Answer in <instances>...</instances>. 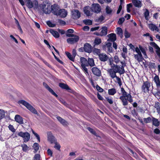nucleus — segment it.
Masks as SVG:
<instances>
[{
    "label": "nucleus",
    "mask_w": 160,
    "mask_h": 160,
    "mask_svg": "<svg viewBox=\"0 0 160 160\" xmlns=\"http://www.w3.org/2000/svg\"><path fill=\"white\" fill-rule=\"evenodd\" d=\"M121 92L122 95L120 96L119 99L121 101L123 106L127 105L128 103V102L130 103L133 102L132 97L130 93L127 94L123 88H121Z\"/></svg>",
    "instance_id": "obj_1"
},
{
    "label": "nucleus",
    "mask_w": 160,
    "mask_h": 160,
    "mask_svg": "<svg viewBox=\"0 0 160 160\" xmlns=\"http://www.w3.org/2000/svg\"><path fill=\"white\" fill-rule=\"evenodd\" d=\"M108 72L110 77H115L116 73L120 72V66L117 64L113 65L111 66V68L108 69Z\"/></svg>",
    "instance_id": "obj_2"
},
{
    "label": "nucleus",
    "mask_w": 160,
    "mask_h": 160,
    "mask_svg": "<svg viewBox=\"0 0 160 160\" xmlns=\"http://www.w3.org/2000/svg\"><path fill=\"white\" fill-rule=\"evenodd\" d=\"M18 103L21 104L25 106L31 112L35 114H37L38 112L30 104L25 101L21 100L18 101Z\"/></svg>",
    "instance_id": "obj_3"
},
{
    "label": "nucleus",
    "mask_w": 160,
    "mask_h": 160,
    "mask_svg": "<svg viewBox=\"0 0 160 160\" xmlns=\"http://www.w3.org/2000/svg\"><path fill=\"white\" fill-rule=\"evenodd\" d=\"M27 7L29 8H33L34 9H37L38 8V1L35 0L32 2L31 0H24Z\"/></svg>",
    "instance_id": "obj_4"
},
{
    "label": "nucleus",
    "mask_w": 160,
    "mask_h": 160,
    "mask_svg": "<svg viewBox=\"0 0 160 160\" xmlns=\"http://www.w3.org/2000/svg\"><path fill=\"white\" fill-rule=\"evenodd\" d=\"M150 86V83L149 81H143L141 87L142 91L145 93L148 92Z\"/></svg>",
    "instance_id": "obj_5"
},
{
    "label": "nucleus",
    "mask_w": 160,
    "mask_h": 160,
    "mask_svg": "<svg viewBox=\"0 0 160 160\" xmlns=\"http://www.w3.org/2000/svg\"><path fill=\"white\" fill-rule=\"evenodd\" d=\"M18 135L20 137H22L24 141V142H28L30 138V134L28 132H23L21 131L18 133Z\"/></svg>",
    "instance_id": "obj_6"
},
{
    "label": "nucleus",
    "mask_w": 160,
    "mask_h": 160,
    "mask_svg": "<svg viewBox=\"0 0 160 160\" xmlns=\"http://www.w3.org/2000/svg\"><path fill=\"white\" fill-rule=\"evenodd\" d=\"M51 12L54 15L57 16L59 12L60 9L59 5L56 4H54L51 6Z\"/></svg>",
    "instance_id": "obj_7"
},
{
    "label": "nucleus",
    "mask_w": 160,
    "mask_h": 160,
    "mask_svg": "<svg viewBox=\"0 0 160 160\" xmlns=\"http://www.w3.org/2000/svg\"><path fill=\"white\" fill-rule=\"evenodd\" d=\"M71 12L72 18L74 19H77L81 17V13L78 10L72 9Z\"/></svg>",
    "instance_id": "obj_8"
},
{
    "label": "nucleus",
    "mask_w": 160,
    "mask_h": 160,
    "mask_svg": "<svg viewBox=\"0 0 160 160\" xmlns=\"http://www.w3.org/2000/svg\"><path fill=\"white\" fill-rule=\"evenodd\" d=\"M47 138L48 141L50 142L51 143H53L57 141V139L55 137L52 135V133L51 132H47Z\"/></svg>",
    "instance_id": "obj_9"
},
{
    "label": "nucleus",
    "mask_w": 160,
    "mask_h": 160,
    "mask_svg": "<svg viewBox=\"0 0 160 160\" xmlns=\"http://www.w3.org/2000/svg\"><path fill=\"white\" fill-rule=\"evenodd\" d=\"M92 10L93 12L98 13L101 11V7L98 4L94 3L92 5Z\"/></svg>",
    "instance_id": "obj_10"
},
{
    "label": "nucleus",
    "mask_w": 160,
    "mask_h": 160,
    "mask_svg": "<svg viewBox=\"0 0 160 160\" xmlns=\"http://www.w3.org/2000/svg\"><path fill=\"white\" fill-rule=\"evenodd\" d=\"M79 38V37L78 36H75V37L73 38H67V41L68 44H73L78 42Z\"/></svg>",
    "instance_id": "obj_11"
},
{
    "label": "nucleus",
    "mask_w": 160,
    "mask_h": 160,
    "mask_svg": "<svg viewBox=\"0 0 160 160\" xmlns=\"http://www.w3.org/2000/svg\"><path fill=\"white\" fill-rule=\"evenodd\" d=\"M83 11L84 13L87 16H90L92 14L93 12L92 11V8L89 6H87L84 7Z\"/></svg>",
    "instance_id": "obj_12"
},
{
    "label": "nucleus",
    "mask_w": 160,
    "mask_h": 160,
    "mask_svg": "<svg viewBox=\"0 0 160 160\" xmlns=\"http://www.w3.org/2000/svg\"><path fill=\"white\" fill-rule=\"evenodd\" d=\"M92 73L97 77H100L102 75L101 70L97 67H93L91 69Z\"/></svg>",
    "instance_id": "obj_13"
},
{
    "label": "nucleus",
    "mask_w": 160,
    "mask_h": 160,
    "mask_svg": "<svg viewBox=\"0 0 160 160\" xmlns=\"http://www.w3.org/2000/svg\"><path fill=\"white\" fill-rule=\"evenodd\" d=\"M59 86L62 89L68 90V91L70 93H72L73 92V90L71 89L66 84L63 83H59Z\"/></svg>",
    "instance_id": "obj_14"
},
{
    "label": "nucleus",
    "mask_w": 160,
    "mask_h": 160,
    "mask_svg": "<svg viewBox=\"0 0 160 160\" xmlns=\"http://www.w3.org/2000/svg\"><path fill=\"white\" fill-rule=\"evenodd\" d=\"M43 85L45 88L47 89L48 91L52 95L55 96L56 98H58V96L56 94L53 90L45 82H43Z\"/></svg>",
    "instance_id": "obj_15"
},
{
    "label": "nucleus",
    "mask_w": 160,
    "mask_h": 160,
    "mask_svg": "<svg viewBox=\"0 0 160 160\" xmlns=\"http://www.w3.org/2000/svg\"><path fill=\"white\" fill-rule=\"evenodd\" d=\"M99 60L102 62L107 61L109 59L108 56L105 53H102L98 56Z\"/></svg>",
    "instance_id": "obj_16"
},
{
    "label": "nucleus",
    "mask_w": 160,
    "mask_h": 160,
    "mask_svg": "<svg viewBox=\"0 0 160 160\" xmlns=\"http://www.w3.org/2000/svg\"><path fill=\"white\" fill-rule=\"evenodd\" d=\"M150 44L157 50L156 53L159 57H160V48L154 42H150Z\"/></svg>",
    "instance_id": "obj_17"
},
{
    "label": "nucleus",
    "mask_w": 160,
    "mask_h": 160,
    "mask_svg": "<svg viewBox=\"0 0 160 160\" xmlns=\"http://www.w3.org/2000/svg\"><path fill=\"white\" fill-rule=\"evenodd\" d=\"M108 36L109 37L107 41L112 42H115L117 39L116 35L115 34L111 33L108 35Z\"/></svg>",
    "instance_id": "obj_18"
},
{
    "label": "nucleus",
    "mask_w": 160,
    "mask_h": 160,
    "mask_svg": "<svg viewBox=\"0 0 160 160\" xmlns=\"http://www.w3.org/2000/svg\"><path fill=\"white\" fill-rule=\"evenodd\" d=\"M67 14V12L65 9H61L59 10V12L57 16H59L61 18H63L66 17Z\"/></svg>",
    "instance_id": "obj_19"
},
{
    "label": "nucleus",
    "mask_w": 160,
    "mask_h": 160,
    "mask_svg": "<svg viewBox=\"0 0 160 160\" xmlns=\"http://www.w3.org/2000/svg\"><path fill=\"white\" fill-rule=\"evenodd\" d=\"M84 48L85 49V52L89 53L91 52V45L88 43H86L84 44Z\"/></svg>",
    "instance_id": "obj_20"
},
{
    "label": "nucleus",
    "mask_w": 160,
    "mask_h": 160,
    "mask_svg": "<svg viewBox=\"0 0 160 160\" xmlns=\"http://www.w3.org/2000/svg\"><path fill=\"white\" fill-rule=\"evenodd\" d=\"M15 121L20 124L23 123V118L19 115H16L15 117Z\"/></svg>",
    "instance_id": "obj_21"
},
{
    "label": "nucleus",
    "mask_w": 160,
    "mask_h": 160,
    "mask_svg": "<svg viewBox=\"0 0 160 160\" xmlns=\"http://www.w3.org/2000/svg\"><path fill=\"white\" fill-rule=\"evenodd\" d=\"M56 118L60 123L63 126H66L68 125V123L65 120L60 116H57Z\"/></svg>",
    "instance_id": "obj_22"
},
{
    "label": "nucleus",
    "mask_w": 160,
    "mask_h": 160,
    "mask_svg": "<svg viewBox=\"0 0 160 160\" xmlns=\"http://www.w3.org/2000/svg\"><path fill=\"white\" fill-rule=\"evenodd\" d=\"M56 118L60 123L63 126H66L68 125V123L65 120L60 116H57Z\"/></svg>",
    "instance_id": "obj_23"
},
{
    "label": "nucleus",
    "mask_w": 160,
    "mask_h": 160,
    "mask_svg": "<svg viewBox=\"0 0 160 160\" xmlns=\"http://www.w3.org/2000/svg\"><path fill=\"white\" fill-rule=\"evenodd\" d=\"M154 80L156 84L157 88H160V80L159 76L156 75L154 77Z\"/></svg>",
    "instance_id": "obj_24"
},
{
    "label": "nucleus",
    "mask_w": 160,
    "mask_h": 160,
    "mask_svg": "<svg viewBox=\"0 0 160 160\" xmlns=\"http://www.w3.org/2000/svg\"><path fill=\"white\" fill-rule=\"evenodd\" d=\"M148 28L152 31H156L158 32H159V29L158 27L155 24L153 23H151L149 25Z\"/></svg>",
    "instance_id": "obj_25"
},
{
    "label": "nucleus",
    "mask_w": 160,
    "mask_h": 160,
    "mask_svg": "<svg viewBox=\"0 0 160 160\" xmlns=\"http://www.w3.org/2000/svg\"><path fill=\"white\" fill-rule=\"evenodd\" d=\"M102 30L100 32L101 36H105L108 33V28L107 27L103 26L101 28Z\"/></svg>",
    "instance_id": "obj_26"
},
{
    "label": "nucleus",
    "mask_w": 160,
    "mask_h": 160,
    "mask_svg": "<svg viewBox=\"0 0 160 160\" xmlns=\"http://www.w3.org/2000/svg\"><path fill=\"white\" fill-rule=\"evenodd\" d=\"M49 32L52 34L53 36L55 38H58L60 36L59 33L57 31L54 30L53 29H50Z\"/></svg>",
    "instance_id": "obj_27"
},
{
    "label": "nucleus",
    "mask_w": 160,
    "mask_h": 160,
    "mask_svg": "<svg viewBox=\"0 0 160 160\" xmlns=\"http://www.w3.org/2000/svg\"><path fill=\"white\" fill-rule=\"evenodd\" d=\"M88 66H90L91 67H93L95 66V64L94 63V60L92 58H88Z\"/></svg>",
    "instance_id": "obj_28"
},
{
    "label": "nucleus",
    "mask_w": 160,
    "mask_h": 160,
    "mask_svg": "<svg viewBox=\"0 0 160 160\" xmlns=\"http://www.w3.org/2000/svg\"><path fill=\"white\" fill-rule=\"evenodd\" d=\"M152 125L156 127H158L160 125V122L158 119L152 117Z\"/></svg>",
    "instance_id": "obj_29"
},
{
    "label": "nucleus",
    "mask_w": 160,
    "mask_h": 160,
    "mask_svg": "<svg viewBox=\"0 0 160 160\" xmlns=\"http://www.w3.org/2000/svg\"><path fill=\"white\" fill-rule=\"evenodd\" d=\"M112 43L111 42H107V48H108V51L109 53L113 52V50L112 47Z\"/></svg>",
    "instance_id": "obj_30"
},
{
    "label": "nucleus",
    "mask_w": 160,
    "mask_h": 160,
    "mask_svg": "<svg viewBox=\"0 0 160 160\" xmlns=\"http://www.w3.org/2000/svg\"><path fill=\"white\" fill-rule=\"evenodd\" d=\"M117 34L119 35L121 38H122L123 37V31L122 28L120 27H118L117 28Z\"/></svg>",
    "instance_id": "obj_31"
},
{
    "label": "nucleus",
    "mask_w": 160,
    "mask_h": 160,
    "mask_svg": "<svg viewBox=\"0 0 160 160\" xmlns=\"http://www.w3.org/2000/svg\"><path fill=\"white\" fill-rule=\"evenodd\" d=\"M134 6L140 8L142 6L141 2L140 1L138 0H135L133 2Z\"/></svg>",
    "instance_id": "obj_32"
},
{
    "label": "nucleus",
    "mask_w": 160,
    "mask_h": 160,
    "mask_svg": "<svg viewBox=\"0 0 160 160\" xmlns=\"http://www.w3.org/2000/svg\"><path fill=\"white\" fill-rule=\"evenodd\" d=\"M66 55H67L68 58L72 62L74 61L75 58L74 57L71 55V54L68 52H65Z\"/></svg>",
    "instance_id": "obj_33"
},
{
    "label": "nucleus",
    "mask_w": 160,
    "mask_h": 160,
    "mask_svg": "<svg viewBox=\"0 0 160 160\" xmlns=\"http://www.w3.org/2000/svg\"><path fill=\"white\" fill-rule=\"evenodd\" d=\"M80 61L81 63V65H86L88 66V60L85 58L81 57L80 58Z\"/></svg>",
    "instance_id": "obj_34"
},
{
    "label": "nucleus",
    "mask_w": 160,
    "mask_h": 160,
    "mask_svg": "<svg viewBox=\"0 0 160 160\" xmlns=\"http://www.w3.org/2000/svg\"><path fill=\"white\" fill-rule=\"evenodd\" d=\"M102 41L100 38H96L94 40V47H95L96 45H98L100 44Z\"/></svg>",
    "instance_id": "obj_35"
},
{
    "label": "nucleus",
    "mask_w": 160,
    "mask_h": 160,
    "mask_svg": "<svg viewBox=\"0 0 160 160\" xmlns=\"http://www.w3.org/2000/svg\"><path fill=\"white\" fill-rule=\"evenodd\" d=\"M116 93V90L115 88H112L108 90V94L109 95H113Z\"/></svg>",
    "instance_id": "obj_36"
},
{
    "label": "nucleus",
    "mask_w": 160,
    "mask_h": 160,
    "mask_svg": "<svg viewBox=\"0 0 160 160\" xmlns=\"http://www.w3.org/2000/svg\"><path fill=\"white\" fill-rule=\"evenodd\" d=\"M33 148L34 149V152L35 153L37 152L39 149V144L37 142L34 143L33 145Z\"/></svg>",
    "instance_id": "obj_37"
},
{
    "label": "nucleus",
    "mask_w": 160,
    "mask_h": 160,
    "mask_svg": "<svg viewBox=\"0 0 160 160\" xmlns=\"http://www.w3.org/2000/svg\"><path fill=\"white\" fill-rule=\"evenodd\" d=\"M111 78L112 79H113V78H116V79H117L118 83V84L119 85L120 87L121 86V85L122 84V82L121 79L120 78L117 76L116 75V77H113L112 76V77H111Z\"/></svg>",
    "instance_id": "obj_38"
},
{
    "label": "nucleus",
    "mask_w": 160,
    "mask_h": 160,
    "mask_svg": "<svg viewBox=\"0 0 160 160\" xmlns=\"http://www.w3.org/2000/svg\"><path fill=\"white\" fill-rule=\"evenodd\" d=\"M21 147H22V150L24 152H26L29 149V147L26 144H23L21 145Z\"/></svg>",
    "instance_id": "obj_39"
},
{
    "label": "nucleus",
    "mask_w": 160,
    "mask_h": 160,
    "mask_svg": "<svg viewBox=\"0 0 160 160\" xmlns=\"http://www.w3.org/2000/svg\"><path fill=\"white\" fill-rule=\"evenodd\" d=\"M84 23L87 25H90L92 24V22L90 19H85L83 20Z\"/></svg>",
    "instance_id": "obj_40"
},
{
    "label": "nucleus",
    "mask_w": 160,
    "mask_h": 160,
    "mask_svg": "<svg viewBox=\"0 0 160 160\" xmlns=\"http://www.w3.org/2000/svg\"><path fill=\"white\" fill-rule=\"evenodd\" d=\"M106 12L107 14H111L112 11V10L108 6H106Z\"/></svg>",
    "instance_id": "obj_41"
},
{
    "label": "nucleus",
    "mask_w": 160,
    "mask_h": 160,
    "mask_svg": "<svg viewBox=\"0 0 160 160\" xmlns=\"http://www.w3.org/2000/svg\"><path fill=\"white\" fill-rule=\"evenodd\" d=\"M143 120L144 122L148 123H150L152 121V118L150 117H148L147 118H144Z\"/></svg>",
    "instance_id": "obj_42"
},
{
    "label": "nucleus",
    "mask_w": 160,
    "mask_h": 160,
    "mask_svg": "<svg viewBox=\"0 0 160 160\" xmlns=\"http://www.w3.org/2000/svg\"><path fill=\"white\" fill-rule=\"evenodd\" d=\"M148 66L149 68L150 69H155L156 67L155 63L151 62H149Z\"/></svg>",
    "instance_id": "obj_43"
},
{
    "label": "nucleus",
    "mask_w": 160,
    "mask_h": 160,
    "mask_svg": "<svg viewBox=\"0 0 160 160\" xmlns=\"http://www.w3.org/2000/svg\"><path fill=\"white\" fill-rule=\"evenodd\" d=\"M81 67L82 69L85 73H88V69L86 67H88V66H86V65H81Z\"/></svg>",
    "instance_id": "obj_44"
},
{
    "label": "nucleus",
    "mask_w": 160,
    "mask_h": 160,
    "mask_svg": "<svg viewBox=\"0 0 160 160\" xmlns=\"http://www.w3.org/2000/svg\"><path fill=\"white\" fill-rule=\"evenodd\" d=\"M87 129L91 133L94 135H96L97 133L93 129L90 127H88Z\"/></svg>",
    "instance_id": "obj_45"
},
{
    "label": "nucleus",
    "mask_w": 160,
    "mask_h": 160,
    "mask_svg": "<svg viewBox=\"0 0 160 160\" xmlns=\"http://www.w3.org/2000/svg\"><path fill=\"white\" fill-rule=\"evenodd\" d=\"M55 144L54 148L59 151H60L61 146L60 144L58 143L57 141L54 143Z\"/></svg>",
    "instance_id": "obj_46"
},
{
    "label": "nucleus",
    "mask_w": 160,
    "mask_h": 160,
    "mask_svg": "<svg viewBox=\"0 0 160 160\" xmlns=\"http://www.w3.org/2000/svg\"><path fill=\"white\" fill-rule=\"evenodd\" d=\"M149 15V12L148 10L147 9L144 13V16L145 19L148 20V17Z\"/></svg>",
    "instance_id": "obj_47"
},
{
    "label": "nucleus",
    "mask_w": 160,
    "mask_h": 160,
    "mask_svg": "<svg viewBox=\"0 0 160 160\" xmlns=\"http://www.w3.org/2000/svg\"><path fill=\"white\" fill-rule=\"evenodd\" d=\"M5 112L4 110L0 109V120L5 117Z\"/></svg>",
    "instance_id": "obj_48"
},
{
    "label": "nucleus",
    "mask_w": 160,
    "mask_h": 160,
    "mask_svg": "<svg viewBox=\"0 0 160 160\" xmlns=\"http://www.w3.org/2000/svg\"><path fill=\"white\" fill-rule=\"evenodd\" d=\"M47 24L49 27H54L56 26V25L55 24L52 23L50 21H48L47 22Z\"/></svg>",
    "instance_id": "obj_49"
},
{
    "label": "nucleus",
    "mask_w": 160,
    "mask_h": 160,
    "mask_svg": "<svg viewBox=\"0 0 160 160\" xmlns=\"http://www.w3.org/2000/svg\"><path fill=\"white\" fill-rule=\"evenodd\" d=\"M93 52H95L96 53V54L98 56L100 54H101V50L100 49H98L97 48H94L93 49Z\"/></svg>",
    "instance_id": "obj_50"
},
{
    "label": "nucleus",
    "mask_w": 160,
    "mask_h": 160,
    "mask_svg": "<svg viewBox=\"0 0 160 160\" xmlns=\"http://www.w3.org/2000/svg\"><path fill=\"white\" fill-rule=\"evenodd\" d=\"M139 48L143 55L146 56V52L144 48L140 45L139 46Z\"/></svg>",
    "instance_id": "obj_51"
},
{
    "label": "nucleus",
    "mask_w": 160,
    "mask_h": 160,
    "mask_svg": "<svg viewBox=\"0 0 160 160\" xmlns=\"http://www.w3.org/2000/svg\"><path fill=\"white\" fill-rule=\"evenodd\" d=\"M46 6V5L44 4L42 6V11L43 12L46 14H48L50 12V11H49L48 8L46 9H44V8Z\"/></svg>",
    "instance_id": "obj_52"
},
{
    "label": "nucleus",
    "mask_w": 160,
    "mask_h": 160,
    "mask_svg": "<svg viewBox=\"0 0 160 160\" xmlns=\"http://www.w3.org/2000/svg\"><path fill=\"white\" fill-rule=\"evenodd\" d=\"M125 18L123 17L120 18L118 21V23L119 25L122 24L125 21Z\"/></svg>",
    "instance_id": "obj_53"
},
{
    "label": "nucleus",
    "mask_w": 160,
    "mask_h": 160,
    "mask_svg": "<svg viewBox=\"0 0 160 160\" xmlns=\"http://www.w3.org/2000/svg\"><path fill=\"white\" fill-rule=\"evenodd\" d=\"M124 34L125 38H129L131 35L130 34L126 29L125 31Z\"/></svg>",
    "instance_id": "obj_54"
},
{
    "label": "nucleus",
    "mask_w": 160,
    "mask_h": 160,
    "mask_svg": "<svg viewBox=\"0 0 160 160\" xmlns=\"http://www.w3.org/2000/svg\"><path fill=\"white\" fill-rule=\"evenodd\" d=\"M132 7V4L131 3L128 4L127 5V10L128 12H130V8Z\"/></svg>",
    "instance_id": "obj_55"
},
{
    "label": "nucleus",
    "mask_w": 160,
    "mask_h": 160,
    "mask_svg": "<svg viewBox=\"0 0 160 160\" xmlns=\"http://www.w3.org/2000/svg\"><path fill=\"white\" fill-rule=\"evenodd\" d=\"M131 113L132 115L133 116H137L138 115V112H136L135 109H134L133 110L131 111Z\"/></svg>",
    "instance_id": "obj_56"
},
{
    "label": "nucleus",
    "mask_w": 160,
    "mask_h": 160,
    "mask_svg": "<svg viewBox=\"0 0 160 160\" xmlns=\"http://www.w3.org/2000/svg\"><path fill=\"white\" fill-rule=\"evenodd\" d=\"M96 88L97 90L100 92H103V89L99 86L98 84L97 85Z\"/></svg>",
    "instance_id": "obj_57"
},
{
    "label": "nucleus",
    "mask_w": 160,
    "mask_h": 160,
    "mask_svg": "<svg viewBox=\"0 0 160 160\" xmlns=\"http://www.w3.org/2000/svg\"><path fill=\"white\" fill-rule=\"evenodd\" d=\"M9 129L12 132H14L15 131V129L14 128L13 125L10 124L8 126Z\"/></svg>",
    "instance_id": "obj_58"
},
{
    "label": "nucleus",
    "mask_w": 160,
    "mask_h": 160,
    "mask_svg": "<svg viewBox=\"0 0 160 160\" xmlns=\"http://www.w3.org/2000/svg\"><path fill=\"white\" fill-rule=\"evenodd\" d=\"M52 53L54 56L55 58L60 63L62 64L63 63V62L61 60L59 59L55 55L54 53L52 52Z\"/></svg>",
    "instance_id": "obj_59"
},
{
    "label": "nucleus",
    "mask_w": 160,
    "mask_h": 160,
    "mask_svg": "<svg viewBox=\"0 0 160 160\" xmlns=\"http://www.w3.org/2000/svg\"><path fill=\"white\" fill-rule=\"evenodd\" d=\"M32 133L37 138L38 140V142H40V137H39V136L37 133L33 131H32Z\"/></svg>",
    "instance_id": "obj_60"
},
{
    "label": "nucleus",
    "mask_w": 160,
    "mask_h": 160,
    "mask_svg": "<svg viewBox=\"0 0 160 160\" xmlns=\"http://www.w3.org/2000/svg\"><path fill=\"white\" fill-rule=\"evenodd\" d=\"M32 133L37 138L38 140V142H40V137H39V136L37 133L33 131H32Z\"/></svg>",
    "instance_id": "obj_61"
},
{
    "label": "nucleus",
    "mask_w": 160,
    "mask_h": 160,
    "mask_svg": "<svg viewBox=\"0 0 160 160\" xmlns=\"http://www.w3.org/2000/svg\"><path fill=\"white\" fill-rule=\"evenodd\" d=\"M40 156L39 154H36L34 158V160H40Z\"/></svg>",
    "instance_id": "obj_62"
},
{
    "label": "nucleus",
    "mask_w": 160,
    "mask_h": 160,
    "mask_svg": "<svg viewBox=\"0 0 160 160\" xmlns=\"http://www.w3.org/2000/svg\"><path fill=\"white\" fill-rule=\"evenodd\" d=\"M114 61L116 62V64L118 63L119 62V58L118 56L115 55L114 57Z\"/></svg>",
    "instance_id": "obj_63"
},
{
    "label": "nucleus",
    "mask_w": 160,
    "mask_h": 160,
    "mask_svg": "<svg viewBox=\"0 0 160 160\" xmlns=\"http://www.w3.org/2000/svg\"><path fill=\"white\" fill-rule=\"evenodd\" d=\"M156 106L157 112L158 111V112H159L160 110V103L157 102V103H156Z\"/></svg>",
    "instance_id": "obj_64"
}]
</instances>
